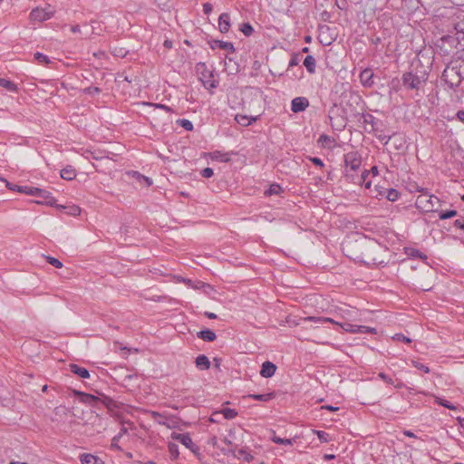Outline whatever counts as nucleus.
<instances>
[{"instance_id":"f257e3e1","label":"nucleus","mask_w":464,"mask_h":464,"mask_svg":"<svg viewBox=\"0 0 464 464\" xmlns=\"http://www.w3.org/2000/svg\"><path fill=\"white\" fill-rule=\"evenodd\" d=\"M362 256L360 262L370 265H381L385 263L383 256L387 248L372 238L364 237Z\"/></svg>"},{"instance_id":"f03ea898","label":"nucleus","mask_w":464,"mask_h":464,"mask_svg":"<svg viewBox=\"0 0 464 464\" xmlns=\"http://www.w3.org/2000/svg\"><path fill=\"white\" fill-rule=\"evenodd\" d=\"M364 237L354 240H347L343 244V253L351 259L360 262L362 256V246Z\"/></svg>"},{"instance_id":"7ed1b4c3","label":"nucleus","mask_w":464,"mask_h":464,"mask_svg":"<svg viewBox=\"0 0 464 464\" xmlns=\"http://www.w3.org/2000/svg\"><path fill=\"white\" fill-rule=\"evenodd\" d=\"M345 177L353 180L350 171H357L362 165V158L358 151H350L344 155Z\"/></svg>"},{"instance_id":"20e7f679","label":"nucleus","mask_w":464,"mask_h":464,"mask_svg":"<svg viewBox=\"0 0 464 464\" xmlns=\"http://www.w3.org/2000/svg\"><path fill=\"white\" fill-rule=\"evenodd\" d=\"M439 198L427 193L420 194L416 198V207L424 212L434 211V208L438 205Z\"/></svg>"},{"instance_id":"39448f33","label":"nucleus","mask_w":464,"mask_h":464,"mask_svg":"<svg viewBox=\"0 0 464 464\" xmlns=\"http://www.w3.org/2000/svg\"><path fill=\"white\" fill-rule=\"evenodd\" d=\"M442 79L450 88L453 89L460 84L462 76L456 67L447 66L442 73Z\"/></svg>"},{"instance_id":"423d86ee","label":"nucleus","mask_w":464,"mask_h":464,"mask_svg":"<svg viewBox=\"0 0 464 464\" xmlns=\"http://www.w3.org/2000/svg\"><path fill=\"white\" fill-rule=\"evenodd\" d=\"M54 13L55 9L52 7L50 5H47L45 7L43 8L36 7L31 11L30 19L32 21L37 22L46 21L52 18Z\"/></svg>"},{"instance_id":"0eeeda50","label":"nucleus","mask_w":464,"mask_h":464,"mask_svg":"<svg viewBox=\"0 0 464 464\" xmlns=\"http://www.w3.org/2000/svg\"><path fill=\"white\" fill-rule=\"evenodd\" d=\"M304 321H311L314 323H332L340 325L344 331L348 333H357V324H353L348 322H337L329 317H315V316H308L304 319Z\"/></svg>"},{"instance_id":"6e6552de","label":"nucleus","mask_w":464,"mask_h":464,"mask_svg":"<svg viewBox=\"0 0 464 464\" xmlns=\"http://www.w3.org/2000/svg\"><path fill=\"white\" fill-rule=\"evenodd\" d=\"M171 439L180 442L182 445H184L186 448L190 450L192 452H196L198 450V446H196L194 444V442L192 441V439L188 433L173 432L171 434Z\"/></svg>"},{"instance_id":"1a4fd4ad","label":"nucleus","mask_w":464,"mask_h":464,"mask_svg":"<svg viewBox=\"0 0 464 464\" xmlns=\"http://www.w3.org/2000/svg\"><path fill=\"white\" fill-rule=\"evenodd\" d=\"M101 402L107 408L108 411L111 415H117V411L123 406L121 402H119L112 398L101 394Z\"/></svg>"},{"instance_id":"9d476101","label":"nucleus","mask_w":464,"mask_h":464,"mask_svg":"<svg viewBox=\"0 0 464 464\" xmlns=\"http://www.w3.org/2000/svg\"><path fill=\"white\" fill-rule=\"evenodd\" d=\"M402 84L405 88L414 90L419 89L421 84V80L419 76L414 75L412 72H405L402 75Z\"/></svg>"},{"instance_id":"9b49d317","label":"nucleus","mask_w":464,"mask_h":464,"mask_svg":"<svg viewBox=\"0 0 464 464\" xmlns=\"http://www.w3.org/2000/svg\"><path fill=\"white\" fill-rule=\"evenodd\" d=\"M151 419L160 425L166 426L168 428H172L174 425V421L171 420L168 416L164 413H160L158 411H150L149 412Z\"/></svg>"},{"instance_id":"f8f14e48","label":"nucleus","mask_w":464,"mask_h":464,"mask_svg":"<svg viewBox=\"0 0 464 464\" xmlns=\"http://www.w3.org/2000/svg\"><path fill=\"white\" fill-rule=\"evenodd\" d=\"M308 106L309 101L305 97H296L291 102V110L295 113L305 111Z\"/></svg>"},{"instance_id":"ddd939ff","label":"nucleus","mask_w":464,"mask_h":464,"mask_svg":"<svg viewBox=\"0 0 464 464\" xmlns=\"http://www.w3.org/2000/svg\"><path fill=\"white\" fill-rule=\"evenodd\" d=\"M73 393L79 397L81 402L85 403V404L94 406L95 402L101 401V396L98 397V396L85 393L83 392H80V391H76V390L73 391Z\"/></svg>"},{"instance_id":"4468645a","label":"nucleus","mask_w":464,"mask_h":464,"mask_svg":"<svg viewBox=\"0 0 464 464\" xmlns=\"http://www.w3.org/2000/svg\"><path fill=\"white\" fill-rule=\"evenodd\" d=\"M32 196H35V197L46 199V204L50 205V206H53L56 203V200L53 197H52L51 192L38 188H34Z\"/></svg>"},{"instance_id":"2eb2a0df","label":"nucleus","mask_w":464,"mask_h":464,"mask_svg":"<svg viewBox=\"0 0 464 464\" xmlns=\"http://www.w3.org/2000/svg\"><path fill=\"white\" fill-rule=\"evenodd\" d=\"M276 371V364L267 361L262 364L260 375L265 378H270L275 374Z\"/></svg>"},{"instance_id":"dca6fc26","label":"nucleus","mask_w":464,"mask_h":464,"mask_svg":"<svg viewBox=\"0 0 464 464\" xmlns=\"http://www.w3.org/2000/svg\"><path fill=\"white\" fill-rule=\"evenodd\" d=\"M219 31L222 34L227 33L230 28V16L227 13H222L218 18Z\"/></svg>"},{"instance_id":"f3484780","label":"nucleus","mask_w":464,"mask_h":464,"mask_svg":"<svg viewBox=\"0 0 464 464\" xmlns=\"http://www.w3.org/2000/svg\"><path fill=\"white\" fill-rule=\"evenodd\" d=\"M232 154H234V152L223 153L221 151L215 150V151L211 152L209 155H210V159L212 160H217L219 162H229L231 160Z\"/></svg>"},{"instance_id":"a211bd4d","label":"nucleus","mask_w":464,"mask_h":464,"mask_svg":"<svg viewBox=\"0 0 464 464\" xmlns=\"http://www.w3.org/2000/svg\"><path fill=\"white\" fill-rule=\"evenodd\" d=\"M373 73L371 69H365L360 73V80L364 86H372L373 84L372 81Z\"/></svg>"},{"instance_id":"6ab92c4d","label":"nucleus","mask_w":464,"mask_h":464,"mask_svg":"<svg viewBox=\"0 0 464 464\" xmlns=\"http://www.w3.org/2000/svg\"><path fill=\"white\" fill-rule=\"evenodd\" d=\"M5 182L6 183V187L10 190H16L18 192L24 193L26 195H31V196L33 194L34 187L13 185V184L9 183L7 180H5Z\"/></svg>"},{"instance_id":"aec40b11","label":"nucleus","mask_w":464,"mask_h":464,"mask_svg":"<svg viewBox=\"0 0 464 464\" xmlns=\"http://www.w3.org/2000/svg\"><path fill=\"white\" fill-rule=\"evenodd\" d=\"M80 460L82 464H104L100 458L88 453L82 454Z\"/></svg>"},{"instance_id":"412c9836","label":"nucleus","mask_w":464,"mask_h":464,"mask_svg":"<svg viewBox=\"0 0 464 464\" xmlns=\"http://www.w3.org/2000/svg\"><path fill=\"white\" fill-rule=\"evenodd\" d=\"M69 367H70V370L72 372H73L74 374H77L79 377H81L82 379H86V378L90 377L89 371L83 367H81L74 363H71L69 365Z\"/></svg>"},{"instance_id":"4be33fe9","label":"nucleus","mask_w":464,"mask_h":464,"mask_svg":"<svg viewBox=\"0 0 464 464\" xmlns=\"http://www.w3.org/2000/svg\"><path fill=\"white\" fill-rule=\"evenodd\" d=\"M195 363L199 370H208L210 368V361L205 354L198 355Z\"/></svg>"},{"instance_id":"5701e85b","label":"nucleus","mask_w":464,"mask_h":464,"mask_svg":"<svg viewBox=\"0 0 464 464\" xmlns=\"http://www.w3.org/2000/svg\"><path fill=\"white\" fill-rule=\"evenodd\" d=\"M211 47L213 49L219 48V49L227 50V51H228L230 53H234L235 52V48H234L233 44L229 43V42L215 40L213 42V44L211 45Z\"/></svg>"},{"instance_id":"b1692460","label":"nucleus","mask_w":464,"mask_h":464,"mask_svg":"<svg viewBox=\"0 0 464 464\" xmlns=\"http://www.w3.org/2000/svg\"><path fill=\"white\" fill-rule=\"evenodd\" d=\"M197 335L198 338L206 342H213L217 338L215 332L210 329L202 330L198 332Z\"/></svg>"},{"instance_id":"393cba45","label":"nucleus","mask_w":464,"mask_h":464,"mask_svg":"<svg viewBox=\"0 0 464 464\" xmlns=\"http://www.w3.org/2000/svg\"><path fill=\"white\" fill-rule=\"evenodd\" d=\"M76 177V171L72 166H67L61 170V178L65 180H72Z\"/></svg>"},{"instance_id":"a878e982","label":"nucleus","mask_w":464,"mask_h":464,"mask_svg":"<svg viewBox=\"0 0 464 464\" xmlns=\"http://www.w3.org/2000/svg\"><path fill=\"white\" fill-rule=\"evenodd\" d=\"M236 121L242 126H249L256 121V117L248 118L246 115L237 114L235 117Z\"/></svg>"},{"instance_id":"bb28decb","label":"nucleus","mask_w":464,"mask_h":464,"mask_svg":"<svg viewBox=\"0 0 464 464\" xmlns=\"http://www.w3.org/2000/svg\"><path fill=\"white\" fill-rule=\"evenodd\" d=\"M304 65L310 73L315 72L316 62L312 55H308L304 60Z\"/></svg>"},{"instance_id":"cd10ccee","label":"nucleus","mask_w":464,"mask_h":464,"mask_svg":"<svg viewBox=\"0 0 464 464\" xmlns=\"http://www.w3.org/2000/svg\"><path fill=\"white\" fill-rule=\"evenodd\" d=\"M169 452L172 459H176L179 456V446L175 442H169L168 444Z\"/></svg>"},{"instance_id":"c85d7f7f","label":"nucleus","mask_w":464,"mask_h":464,"mask_svg":"<svg viewBox=\"0 0 464 464\" xmlns=\"http://www.w3.org/2000/svg\"><path fill=\"white\" fill-rule=\"evenodd\" d=\"M271 440L276 444L281 445H293L294 440L293 439H282L276 435V433H273V436L271 437Z\"/></svg>"},{"instance_id":"c756f323","label":"nucleus","mask_w":464,"mask_h":464,"mask_svg":"<svg viewBox=\"0 0 464 464\" xmlns=\"http://www.w3.org/2000/svg\"><path fill=\"white\" fill-rule=\"evenodd\" d=\"M385 198L390 201H396L399 198V192L394 188L384 189Z\"/></svg>"},{"instance_id":"7c9ffc66","label":"nucleus","mask_w":464,"mask_h":464,"mask_svg":"<svg viewBox=\"0 0 464 464\" xmlns=\"http://www.w3.org/2000/svg\"><path fill=\"white\" fill-rule=\"evenodd\" d=\"M221 413L223 414L224 418L227 420H232L235 417H237V412L234 409L230 408H225L221 411Z\"/></svg>"},{"instance_id":"2f4dec72","label":"nucleus","mask_w":464,"mask_h":464,"mask_svg":"<svg viewBox=\"0 0 464 464\" xmlns=\"http://www.w3.org/2000/svg\"><path fill=\"white\" fill-rule=\"evenodd\" d=\"M249 397L253 398L254 400L260 401H267L274 398L273 393H265V394H251Z\"/></svg>"},{"instance_id":"473e14b6","label":"nucleus","mask_w":464,"mask_h":464,"mask_svg":"<svg viewBox=\"0 0 464 464\" xmlns=\"http://www.w3.org/2000/svg\"><path fill=\"white\" fill-rule=\"evenodd\" d=\"M0 86L7 89L8 91H15L16 90V86L13 82L4 79V78H0Z\"/></svg>"},{"instance_id":"72a5a7b5","label":"nucleus","mask_w":464,"mask_h":464,"mask_svg":"<svg viewBox=\"0 0 464 464\" xmlns=\"http://www.w3.org/2000/svg\"><path fill=\"white\" fill-rule=\"evenodd\" d=\"M132 427H133L132 422H130V421H121V428L120 432L117 435L121 438L124 434L128 433L129 428L132 429Z\"/></svg>"},{"instance_id":"f704fd0d","label":"nucleus","mask_w":464,"mask_h":464,"mask_svg":"<svg viewBox=\"0 0 464 464\" xmlns=\"http://www.w3.org/2000/svg\"><path fill=\"white\" fill-rule=\"evenodd\" d=\"M59 207L68 209L66 213L71 216H79L81 214V208L78 206L73 205L71 207H63V206H59Z\"/></svg>"},{"instance_id":"c9c22d12","label":"nucleus","mask_w":464,"mask_h":464,"mask_svg":"<svg viewBox=\"0 0 464 464\" xmlns=\"http://www.w3.org/2000/svg\"><path fill=\"white\" fill-rule=\"evenodd\" d=\"M282 188L278 184H272L266 191V195H278L282 191Z\"/></svg>"},{"instance_id":"e433bc0d","label":"nucleus","mask_w":464,"mask_h":464,"mask_svg":"<svg viewBox=\"0 0 464 464\" xmlns=\"http://www.w3.org/2000/svg\"><path fill=\"white\" fill-rule=\"evenodd\" d=\"M240 31L246 35V36H250L253 32H254V29L252 27V25L249 24V23H245L241 25L240 27Z\"/></svg>"},{"instance_id":"4c0bfd02","label":"nucleus","mask_w":464,"mask_h":464,"mask_svg":"<svg viewBox=\"0 0 464 464\" xmlns=\"http://www.w3.org/2000/svg\"><path fill=\"white\" fill-rule=\"evenodd\" d=\"M435 401L438 404H440V405H441V406H443L445 408H448L450 410H455L456 409V407L453 404H451L450 401H446L444 399H441L440 397H435Z\"/></svg>"},{"instance_id":"58836bf2","label":"nucleus","mask_w":464,"mask_h":464,"mask_svg":"<svg viewBox=\"0 0 464 464\" xmlns=\"http://www.w3.org/2000/svg\"><path fill=\"white\" fill-rule=\"evenodd\" d=\"M357 333L360 334H376V329L364 325H357Z\"/></svg>"},{"instance_id":"ea45409f","label":"nucleus","mask_w":464,"mask_h":464,"mask_svg":"<svg viewBox=\"0 0 464 464\" xmlns=\"http://www.w3.org/2000/svg\"><path fill=\"white\" fill-rule=\"evenodd\" d=\"M34 58L39 63L48 64L50 63L49 57L42 53H35Z\"/></svg>"},{"instance_id":"a19ab883","label":"nucleus","mask_w":464,"mask_h":464,"mask_svg":"<svg viewBox=\"0 0 464 464\" xmlns=\"http://www.w3.org/2000/svg\"><path fill=\"white\" fill-rule=\"evenodd\" d=\"M456 215H457L456 210H447V211H441L439 214V218H440V219H448V218L455 217Z\"/></svg>"},{"instance_id":"79ce46f5","label":"nucleus","mask_w":464,"mask_h":464,"mask_svg":"<svg viewBox=\"0 0 464 464\" xmlns=\"http://www.w3.org/2000/svg\"><path fill=\"white\" fill-rule=\"evenodd\" d=\"M45 258H46L47 262L50 265L53 266L54 267H56V268L63 267V263L59 259L53 257V256H46Z\"/></svg>"},{"instance_id":"37998d69","label":"nucleus","mask_w":464,"mask_h":464,"mask_svg":"<svg viewBox=\"0 0 464 464\" xmlns=\"http://www.w3.org/2000/svg\"><path fill=\"white\" fill-rule=\"evenodd\" d=\"M314 432L316 433L318 439L322 441V442H328L329 441V434L324 430H314Z\"/></svg>"},{"instance_id":"c03bdc74","label":"nucleus","mask_w":464,"mask_h":464,"mask_svg":"<svg viewBox=\"0 0 464 464\" xmlns=\"http://www.w3.org/2000/svg\"><path fill=\"white\" fill-rule=\"evenodd\" d=\"M155 2L157 3L158 6L161 9V10H169L170 5H169V2L170 0H155Z\"/></svg>"},{"instance_id":"a18cd8bd","label":"nucleus","mask_w":464,"mask_h":464,"mask_svg":"<svg viewBox=\"0 0 464 464\" xmlns=\"http://www.w3.org/2000/svg\"><path fill=\"white\" fill-rule=\"evenodd\" d=\"M181 127H183L186 130H193V124L190 121L187 119H182L179 121Z\"/></svg>"},{"instance_id":"49530a36","label":"nucleus","mask_w":464,"mask_h":464,"mask_svg":"<svg viewBox=\"0 0 464 464\" xmlns=\"http://www.w3.org/2000/svg\"><path fill=\"white\" fill-rule=\"evenodd\" d=\"M300 63L299 54L294 53L290 59L288 69L294 66H297Z\"/></svg>"},{"instance_id":"de8ad7c7","label":"nucleus","mask_w":464,"mask_h":464,"mask_svg":"<svg viewBox=\"0 0 464 464\" xmlns=\"http://www.w3.org/2000/svg\"><path fill=\"white\" fill-rule=\"evenodd\" d=\"M332 141L331 137L325 134H322L318 140V142L322 143L324 146H328Z\"/></svg>"},{"instance_id":"09e8293b","label":"nucleus","mask_w":464,"mask_h":464,"mask_svg":"<svg viewBox=\"0 0 464 464\" xmlns=\"http://www.w3.org/2000/svg\"><path fill=\"white\" fill-rule=\"evenodd\" d=\"M412 364L415 368L420 370V371H423L424 372L428 373L430 372V368L426 365H424L423 363L421 362H416V361H413L412 362Z\"/></svg>"},{"instance_id":"8fccbe9b","label":"nucleus","mask_w":464,"mask_h":464,"mask_svg":"<svg viewBox=\"0 0 464 464\" xmlns=\"http://www.w3.org/2000/svg\"><path fill=\"white\" fill-rule=\"evenodd\" d=\"M135 175L137 176L139 181H144L148 187H150L152 184V181L150 178L145 177L138 172H135Z\"/></svg>"},{"instance_id":"3c124183","label":"nucleus","mask_w":464,"mask_h":464,"mask_svg":"<svg viewBox=\"0 0 464 464\" xmlns=\"http://www.w3.org/2000/svg\"><path fill=\"white\" fill-rule=\"evenodd\" d=\"M148 105L152 106L157 109L164 110L167 112H171L172 109L167 105L160 104V103H148Z\"/></svg>"},{"instance_id":"603ef678","label":"nucleus","mask_w":464,"mask_h":464,"mask_svg":"<svg viewBox=\"0 0 464 464\" xmlns=\"http://www.w3.org/2000/svg\"><path fill=\"white\" fill-rule=\"evenodd\" d=\"M213 174H214V171H213V169L211 168H205L201 171V176L203 178H206V179H208V178L212 177Z\"/></svg>"},{"instance_id":"864d4df0","label":"nucleus","mask_w":464,"mask_h":464,"mask_svg":"<svg viewBox=\"0 0 464 464\" xmlns=\"http://www.w3.org/2000/svg\"><path fill=\"white\" fill-rule=\"evenodd\" d=\"M378 376L382 380L384 381L385 382L389 383V384H394L393 382V380L389 377L387 374H385L384 372H380L378 374Z\"/></svg>"},{"instance_id":"5fc2aeb1","label":"nucleus","mask_w":464,"mask_h":464,"mask_svg":"<svg viewBox=\"0 0 464 464\" xmlns=\"http://www.w3.org/2000/svg\"><path fill=\"white\" fill-rule=\"evenodd\" d=\"M121 437L118 435H115L111 440V447L115 450H121V447L119 446L118 442L120 440Z\"/></svg>"},{"instance_id":"6e6d98bb","label":"nucleus","mask_w":464,"mask_h":464,"mask_svg":"<svg viewBox=\"0 0 464 464\" xmlns=\"http://www.w3.org/2000/svg\"><path fill=\"white\" fill-rule=\"evenodd\" d=\"M200 80L203 82L204 86L206 88H208V89L216 88L217 87V84L212 80H206V81H204L202 77L200 78Z\"/></svg>"},{"instance_id":"4d7b16f0","label":"nucleus","mask_w":464,"mask_h":464,"mask_svg":"<svg viewBox=\"0 0 464 464\" xmlns=\"http://www.w3.org/2000/svg\"><path fill=\"white\" fill-rule=\"evenodd\" d=\"M369 175V171L368 170H364L362 171V173L361 174V176L358 178V180L357 181H354V179L353 180L354 183H358V184H361L362 182L365 181L366 178L368 177Z\"/></svg>"},{"instance_id":"13d9d810","label":"nucleus","mask_w":464,"mask_h":464,"mask_svg":"<svg viewBox=\"0 0 464 464\" xmlns=\"http://www.w3.org/2000/svg\"><path fill=\"white\" fill-rule=\"evenodd\" d=\"M384 188H381L379 186H375V191L376 194L374 195L375 198L379 197H385Z\"/></svg>"},{"instance_id":"bf43d9fd","label":"nucleus","mask_w":464,"mask_h":464,"mask_svg":"<svg viewBox=\"0 0 464 464\" xmlns=\"http://www.w3.org/2000/svg\"><path fill=\"white\" fill-rule=\"evenodd\" d=\"M393 339L395 340H398V341H401V342H404V343H411V339L404 336L403 334H395L393 336Z\"/></svg>"},{"instance_id":"052dcab7","label":"nucleus","mask_w":464,"mask_h":464,"mask_svg":"<svg viewBox=\"0 0 464 464\" xmlns=\"http://www.w3.org/2000/svg\"><path fill=\"white\" fill-rule=\"evenodd\" d=\"M212 9H213V6L210 3H205L203 5V12L206 14H208L212 12Z\"/></svg>"},{"instance_id":"680f3d73","label":"nucleus","mask_w":464,"mask_h":464,"mask_svg":"<svg viewBox=\"0 0 464 464\" xmlns=\"http://www.w3.org/2000/svg\"><path fill=\"white\" fill-rule=\"evenodd\" d=\"M455 30H456L458 33H462V34H464V21L459 22V23H457V24H455Z\"/></svg>"},{"instance_id":"e2e57ef3","label":"nucleus","mask_w":464,"mask_h":464,"mask_svg":"<svg viewBox=\"0 0 464 464\" xmlns=\"http://www.w3.org/2000/svg\"><path fill=\"white\" fill-rule=\"evenodd\" d=\"M454 226L458 228L464 230V219H456L454 221Z\"/></svg>"},{"instance_id":"0e129e2a","label":"nucleus","mask_w":464,"mask_h":464,"mask_svg":"<svg viewBox=\"0 0 464 464\" xmlns=\"http://www.w3.org/2000/svg\"><path fill=\"white\" fill-rule=\"evenodd\" d=\"M310 160L316 166L324 167V162L319 158H310Z\"/></svg>"},{"instance_id":"69168bd1","label":"nucleus","mask_w":464,"mask_h":464,"mask_svg":"<svg viewBox=\"0 0 464 464\" xmlns=\"http://www.w3.org/2000/svg\"><path fill=\"white\" fill-rule=\"evenodd\" d=\"M411 255L413 256H419L421 259L427 258V256L424 254L420 253L419 250H413Z\"/></svg>"},{"instance_id":"338daca9","label":"nucleus","mask_w":464,"mask_h":464,"mask_svg":"<svg viewBox=\"0 0 464 464\" xmlns=\"http://www.w3.org/2000/svg\"><path fill=\"white\" fill-rule=\"evenodd\" d=\"M86 154H90L91 157L94 160H102L103 159L104 157L103 156H101V155H97L95 152H92V151H90V150H87L85 152Z\"/></svg>"},{"instance_id":"774afa93","label":"nucleus","mask_w":464,"mask_h":464,"mask_svg":"<svg viewBox=\"0 0 464 464\" xmlns=\"http://www.w3.org/2000/svg\"><path fill=\"white\" fill-rule=\"evenodd\" d=\"M456 117L459 121H464V111H459L456 114Z\"/></svg>"}]
</instances>
